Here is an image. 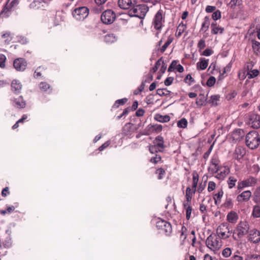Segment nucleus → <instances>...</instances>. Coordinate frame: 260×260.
<instances>
[{"instance_id":"1","label":"nucleus","mask_w":260,"mask_h":260,"mask_svg":"<svg viewBox=\"0 0 260 260\" xmlns=\"http://www.w3.org/2000/svg\"><path fill=\"white\" fill-rule=\"evenodd\" d=\"M245 143L251 149H256L260 144V135L255 131L249 132L246 136Z\"/></svg>"},{"instance_id":"2","label":"nucleus","mask_w":260,"mask_h":260,"mask_svg":"<svg viewBox=\"0 0 260 260\" xmlns=\"http://www.w3.org/2000/svg\"><path fill=\"white\" fill-rule=\"evenodd\" d=\"M165 22V12L161 9H159L154 15L152 22V26L158 30V34L162 27L164 26Z\"/></svg>"},{"instance_id":"3","label":"nucleus","mask_w":260,"mask_h":260,"mask_svg":"<svg viewBox=\"0 0 260 260\" xmlns=\"http://www.w3.org/2000/svg\"><path fill=\"white\" fill-rule=\"evenodd\" d=\"M249 230V225L247 221H240L234 230V235H233L234 239L237 240L242 238L248 233Z\"/></svg>"},{"instance_id":"4","label":"nucleus","mask_w":260,"mask_h":260,"mask_svg":"<svg viewBox=\"0 0 260 260\" xmlns=\"http://www.w3.org/2000/svg\"><path fill=\"white\" fill-rule=\"evenodd\" d=\"M148 11V7L145 5H134L129 10V13L132 16L143 19L147 12Z\"/></svg>"},{"instance_id":"5","label":"nucleus","mask_w":260,"mask_h":260,"mask_svg":"<svg viewBox=\"0 0 260 260\" xmlns=\"http://www.w3.org/2000/svg\"><path fill=\"white\" fill-rule=\"evenodd\" d=\"M232 228L226 222L220 224L216 229V233L219 238L226 239L230 237L232 234Z\"/></svg>"},{"instance_id":"6","label":"nucleus","mask_w":260,"mask_h":260,"mask_svg":"<svg viewBox=\"0 0 260 260\" xmlns=\"http://www.w3.org/2000/svg\"><path fill=\"white\" fill-rule=\"evenodd\" d=\"M206 244L207 246L211 250L216 251L221 247V243L215 236L210 235L206 239Z\"/></svg>"},{"instance_id":"7","label":"nucleus","mask_w":260,"mask_h":260,"mask_svg":"<svg viewBox=\"0 0 260 260\" xmlns=\"http://www.w3.org/2000/svg\"><path fill=\"white\" fill-rule=\"evenodd\" d=\"M116 18L115 13L111 10L105 11L101 16L102 21L107 24L112 23Z\"/></svg>"},{"instance_id":"8","label":"nucleus","mask_w":260,"mask_h":260,"mask_svg":"<svg viewBox=\"0 0 260 260\" xmlns=\"http://www.w3.org/2000/svg\"><path fill=\"white\" fill-rule=\"evenodd\" d=\"M73 15L77 20H84L88 15V9L85 7L78 8L74 11Z\"/></svg>"},{"instance_id":"9","label":"nucleus","mask_w":260,"mask_h":260,"mask_svg":"<svg viewBox=\"0 0 260 260\" xmlns=\"http://www.w3.org/2000/svg\"><path fill=\"white\" fill-rule=\"evenodd\" d=\"M156 226L158 229L161 230L167 236L170 235L172 233L171 224L165 220H158L156 222Z\"/></svg>"},{"instance_id":"10","label":"nucleus","mask_w":260,"mask_h":260,"mask_svg":"<svg viewBox=\"0 0 260 260\" xmlns=\"http://www.w3.org/2000/svg\"><path fill=\"white\" fill-rule=\"evenodd\" d=\"M257 179L253 177H250L246 179L239 182L238 185V189H241L246 187H252L257 183Z\"/></svg>"},{"instance_id":"11","label":"nucleus","mask_w":260,"mask_h":260,"mask_svg":"<svg viewBox=\"0 0 260 260\" xmlns=\"http://www.w3.org/2000/svg\"><path fill=\"white\" fill-rule=\"evenodd\" d=\"M249 123L252 128H259L260 127V114L255 113L250 114L249 118Z\"/></svg>"},{"instance_id":"12","label":"nucleus","mask_w":260,"mask_h":260,"mask_svg":"<svg viewBox=\"0 0 260 260\" xmlns=\"http://www.w3.org/2000/svg\"><path fill=\"white\" fill-rule=\"evenodd\" d=\"M13 66L17 71H23L26 69L27 62L22 58H18L14 60Z\"/></svg>"},{"instance_id":"13","label":"nucleus","mask_w":260,"mask_h":260,"mask_svg":"<svg viewBox=\"0 0 260 260\" xmlns=\"http://www.w3.org/2000/svg\"><path fill=\"white\" fill-rule=\"evenodd\" d=\"M248 240L253 243H257L260 241V232L256 229H252L249 231Z\"/></svg>"},{"instance_id":"14","label":"nucleus","mask_w":260,"mask_h":260,"mask_svg":"<svg viewBox=\"0 0 260 260\" xmlns=\"http://www.w3.org/2000/svg\"><path fill=\"white\" fill-rule=\"evenodd\" d=\"M136 4V0H118V6L122 9H128Z\"/></svg>"},{"instance_id":"15","label":"nucleus","mask_w":260,"mask_h":260,"mask_svg":"<svg viewBox=\"0 0 260 260\" xmlns=\"http://www.w3.org/2000/svg\"><path fill=\"white\" fill-rule=\"evenodd\" d=\"M246 154L245 149L242 146H238L236 148L234 155L235 158L238 160L241 159Z\"/></svg>"},{"instance_id":"16","label":"nucleus","mask_w":260,"mask_h":260,"mask_svg":"<svg viewBox=\"0 0 260 260\" xmlns=\"http://www.w3.org/2000/svg\"><path fill=\"white\" fill-rule=\"evenodd\" d=\"M251 194L250 190L244 191L237 196V201L239 202L248 201L251 197Z\"/></svg>"},{"instance_id":"17","label":"nucleus","mask_w":260,"mask_h":260,"mask_svg":"<svg viewBox=\"0 0 260 260\" xmlns=\"http://www.w3.org/2000/svg\"><path fill=\"white\" fill-rule=\"evenodd\" d=\"M25 105V102L22 96H19L14 100V106L17 108H23Z\"/></svg>"},{"instance_id":"18","label":"nucleus","mask_w":260,"mask_h":260,"mask_svg":"<svg viewBox=\"0 0 260 260\" xmlns=\"http://www.w3.org/2000/svg\"><path fill=\"white\" fill-rule=\"evenodd\" d=\"M11 88L13 91L19 93L22 88V85L18 80H14L11 83Z\"/></svg>"},{"instance_id":"19","label":"nucleus","mask_w":260,"mask_h":260,"mask_svg":"<svg viewBox=\"0 0 260 260\" xmlns=\"http://www.w3.org/2000/svg\"><path fill=\"white\" fill-rule=\"evenodd\" d=\"M226 218L229 222L235 223L238 219V215L236 212L231 211L228 214Z\"/></svg>"},{"instance_id":"20","label":"nucleus","mask_w":260,"mask_h":260,"mask_svg":"<svg viewBox=\"0 0 260 260\" xmlns=\"http://www.w3.org/2000/svg\"><path fill=\"white\" fill-rule=\"evenodd\" d=\"M133 124L131 123H127L125 124L122 129L123 133L124 135H130L133 133Z\"/></svg>"},{"instance_id":"21","label":"nucleus","mask_w":260,"mask_h":260,"mask_svg":"<svg viewBox=\"0 0 260 260\" xmlns=\"http://www.w3.org/2000/svg\"><path fill=\"white\" fill-rule=\"evenodd\" d=\"M154 119L160 122H167L170 121V117L169 115H161L159 114H157L155 115Z\"/></svg>"},{"instance_id":"22","label":"nucleus","mask_w":260,"mask_h":260,"mask_svg":"<svg viewBox=\"0 0 260 260\" xmlns=\"http://www.w3.org/2000/svg\"><path fill=\"white\" fill-rule=\"evenodd\" d=\"M252 197L253 200L255 203H260V186L255 189Z\"/></svg>"},{"instance_id":"23","label":"nucleus","mask_w":260,"mask_h":260,"mask_svg":"<svg viewBox=\"0 0 260 260\" xmlns=\"http://www.w3.org/2000/svg\"><path fill=\"white\" fill-rule=\"evenodd\" d=\"M219 160L217 157H213L211 161V164L213 166V168H211V169L214 172H217L219 170Z\"/></svg>"},{"instance_id":"24","label":"nucleus","mask_w":260,"mask_h":260,"mask_svg":"<svg viewBox=\"0 0 260 260\" xmlns=\"http://www.w3.org/2000/svg\"><path fill=\"white\" fill-rule=\"evenodd\" d=\"M208 64V60L205 58H201L200 61L197 63V69L200 70H205L207 68Z\"/></svg>"},{"instance_id":"25","label":"nucleus","mask_w":260,"mask_h":260,"mask_svg":"<svg viewBox=\"0 0 260 260\" xmlns=\"http://www.w3.org/2000/svg\"><path fill=\"white\" fill-rule=\"evenodd\" d=\"M210 25V19L208 16H206L204 18V22L202 24V27L200 29V31H203L204 32H206L209 28Z\"/></svg>"},{"instance_id":"26","label":"nucleus","mask_w":260,"mask_h":260,"mask_svg":"<svg viewBox=\"0 0 260 260\" xmlns=\"http://www.w3.org/2000/svg\"><path fill=\"white\" fill-rule=\"evenodd\" d=\"M220 96L219 95H213L210 96L208 103L212 106H216L218 105V102L219 101Z\"/></svg>"},{"instance_id":"27","label":"nucleus","mask_w":260,"mask_h":260,"mask_svg":"<svg viewBox=\"0 0 260 260\" xmlns=\"http://www.w3.org/2000/svg\"><path fill=\"white\" fill-rule=\"evenodd\" d=\"M149 129L152 132L159 133L162 131V126L160 124H153L148 125Z\"/></svg>"},{"instance_id":"28","label":"nucleus","mask_w":260,"mask_h":260,"mask_svg":"<svg viewBox=\"0 0 260 260\" xmlns=\"http://www.w3.org/2000/svg\"><path fill=\"white\" fill-rule=\"evenodd\" d=\"M173 40L174 38L173 37H169L165 44L160 48L158 49V50L161 53H164L168 48V46L173 42Z\"/></svg>"},{"instance_id":"29","label":"nucleus","mask_w":260,"mask_h":260,"mask_svg":"<svg viewBox=\"0 0 260 260\" xmlns=\"http://www.w3.org/2000/svg\"><path fill=\"white\" fill-rule=\"evenodd\" d=\"M199 180V176L197 174H193L192 177V189L193 190V193H194L196 190V188L198 185V182Z\"/></svg>"},{"instance_id":"30","label":"nucleus","mask_w":260,"mask_h":260,"mask_svg":"<svg viewBox=\"0 0 260 260\" xmlns=\"http://www.w3.org/2000/svg\"><path fill=\"white\" fill-rule=\"evenodd\" d=\"M252 215L254 218L260 217V205H255L253 206Z\"/></svg>"},{"instance_id":"31","label":"nucleus","mask_w":260,"mask_h":260,"mask_svg":"<svg viewBox=\"0 0 260 260\" xmlns=\"http://www.w3.org/2000/svg\"><path fill=\"white\" fill-rule=\"evenodd\" d=\"M186 27L185 25L183 24V23H180L177 28L176 33V36L178 37L181 36L182 33L184 31Z\"/></svg>"},{"instance_id":"32","label":"nucleus","mask_w":260,"mask_h":260,"mask_svg":"<svg viewBox=\"0 0 260 260\" xmlns=\"http://www.w3.org/2000/svg\"><path fill=\"white\" fill-rule=\"evenodd\" d=\"M223 194V191L222 189L218 191V193L215 194L213 197V199L215 201V204H217L218 201L220 202L221 199Z\"/></svg>"},{"instance_id":"33","label":"nucleus","mask_w":260,"mask_h":260,"mask_svg":"<svg viewBox=\"0 0 260 260\" xmlns=\"http://www.w3.org/2000/svg\"><path fill=\"white\" fill-rule=\"evenodd\" d=\"M170 91L167 88L158 89L156 91V93L161 96L168 95L170 94Z\"/></svg>"},{"instance_id":"34","label":"nucleus","mask_w":260,"mask_h":260,"mask_svg":"<svg viewBox=\"0 0 260 260\" xmlns=\"http://www.w3.org/2000/svg\"><path fill=\"white\" fill-rule=\"evenodd\" d=\"M224 28L221 26H217L211 28V34L213 35H217L218 34H222L223 32Z\"/></svg>"},{"instance_id":"35","label":"nucleus","mask_w":260,"mask_h":260,"mask_svg":"<svg viewBox=\"0 0 260 260\" xmlns=\"http://www.w3.org/2000/svg\"><path fill=\"white\" fill-rule=\"evenodd\" d=\"M188 122L185 118H183L177 122V126L180 128H186L187 126Z\"/></svg>"},{"instance_id":"36","label":"nucleus","mask_w":260,"mask_h":260,"mask_svg":"<svg viewBox=\"0 0 260 260\" xmlns=\"http://www.w3.org/2000/svg\"><path fill=\"white\" fill-rule=\"evenodd\" d=\"M183 206L184 207H187L186 210V218L187 220H189L190 218V215L192 211V208L190 205H188L187 203H185L183 204Z\"/></svg>"},{"instance_id":"37","label":"nucleus","mask_w":260,"mask_h":260,"mask_svg":"<svg viewBox=\"0 0 260 260\" xmlns=\"http://www.w3.org/2000/svg\"><path fill=\"white\" fill-rule=\"evenodd\" d=\"M252 48L255 52H260V43L256 41H252Z\"/></svg>"},{"instance_id":"38","label":"nucleus","mask_w":260,"mask_h":260,"mask_svg":"<svg viewBox=\"0 0 260 260\" xmlns=\"http://www.w3.org/2000/svg\"><path fill=\"white\" fill-rule=\"evenodd\" d=\"M104 40L106 42L110 43L115 41V37L113 34H108L105 36Z\"/></svg>"},{"instance_id":"39","label":"nucleus","mask_w":260,"mask_h":260,"mask_svg":"<svg viewBox=\"0 0 260 260\" xmlns=\"http://www.w3.org/2000/svg\"><path fill=\"white\" fill-rule=\"evenodd\" d=\"M245 260H260V255L257 254H247Z\"/></svg>"},{"instance_id":"40","label":"nucleus","mask_w":260,"mask_h":260,"mask_svg":"<svg viewBox=\"0 0 260 260\" xmlns=\"http://www.w3.org/2000/svg\"><path fill=\"white\" fill-rule=\"evenodd\" d=\"M237 179L233 177H230L228 180V185L230 188H233L235 185Z\"/></svg>"},{"instance_id":"41","label":"nucleus","mask_w":260,"mask_h":260,"mask_svg":"<svg viewBox=\"0 0 260 260\" xmlns=\"http://www.w3.org/2000/svg\"><path fill=\"white\" fill-rule=\"evenodd\" d=\"M127 101V99L126 98H123L120 100H117L114 106V107L117 108L119 107V105H124Z\"/></svg>"},{"instance_id":"42","label":"nucleus","mask_w":260,"mask_h":260,"mask_svg":"<svg viewBox=\"0 0 260 260\" xmlns=\"http://www.w3.org/2000/svg\"><path fill=\"white\" fill-rule=\"evenodd\" d=\"M40 89L46 91L48 89L50 88V85L46 82H42L39 85Z\"/></svg>"},{"instance_id":"43","label":"nucleus","mask_w":260,"mask_h":260,"mask_svg":"<svg viewBox=\"0 0 260 260\" xmlns=\"http://www.w3.org/2000/svg\"><path fill=\"white\" fill-rule=\"evenodd\" d=\"M6 60V57L4 54H0V67L4 68L5 67V62Z\"/></svg>"},{"instance_id":"44","label":"nucleus","mask_w":260,"mask_h":260,"mask_svg":"<svg viewBox=\"0 0 260 260\" xmlns=\"http://www.w3.org/2000/svg\"><path fill=\"white\" fill-rule=\"evenodd\" d=\"M215 81H216V79L213 76H211L207 80V85L208 86H212L213 85H214L215 83Z\"/></svg>"},{"instance_id":"45","label":"nucleus","mask_w":260,"mask_h":260,"mask_svg":"<svg viewBox=\"0 0 260 260\" xmlns=\"http://www.w3.org/2000/svg\"><path fill=\"white\" fill-rule=\"evenodd\" d=\"M259 72L257 70H253L251 71V73H248V78L251 79L256 77L258 75Z\"/></svg>"},{"instance_id":"46","label":"nucleus","mask_w":260,"mask_h":260,"mask_svg":"<svg viewBox=\"0 0 260 260\" xmlns=\"http://www.w3.org/2000/svg\"><path fill=\"white\" fill-rule=\"evenodd\" d=\"M221 18V12L219 10H217L212 14V18L214 20H217Z\"/></svg>"},{"instance_id":"47","label":"nucleus","mask_w":260,"mask_h":260,"mask_svg":"<svg viewBox=\"0 0 260 260\" xmlns=\"http://www.w3.org/2000/svg\"><path fill=\"white\" fill-rule=\"evenodd\" d=\"M178 61L177 60H173L171 64L170 65L169 68H168V72H171L173 71V70L175 69V68H177Z\"/></svg>"},{"instance_id":"48","label":"nucleus","mask_w":260,"mask_h":260,"mask_svg":"<svg viewBox=\"0 0 260 260\" xmlns=\"http://www.w3.org/2000/svg\"><path fill=\"white\" fill-rule=\"evenodd\" d=\"M162 61V58H159L155 63V64L154 67L152 68V71L155 73L158 70L159 66L161 65Z\"/></svg>"},{"instance_id":"49","label":"nucleus","mask_w":260,"mask_h":260,"mask_svg":"<svg viewBox=\"0 0 260 260\" xmlns=\"http://www.w3.org/2000/svg\"><path fill=\"white\" fill-rule=\"evenodd\" d=\"M216 187V184L213 181H209L208 185V190L209 192L213 191Z\"/></svg>"},{"instance_id":"50","label":"nucleus","mask_w":260,"mask_h":260,"mask_svg":"<svg viewBox=\"0 0 260 260\" xmlns=\"http://www.w3.org/2000/svg\"><path fill=\"white\" fill-rule=\"evenodd\" d=\"M231 249L230 248H226L222 251V255L225 257L230 256L231 255Z\"/></svg>"},{"instance_id":"51","label":"nucleus","mask_w":260,"mask_h":260,"mask_svg":"<svg viewBox=\"0 0 260 260\" xmlns=\"http://www.w3.org/2000/svg\"><path fill=\"white\" fill-rule=\"evenodd\" d=\"M156 173L158 174V179H161L163 175L165 174V171L163 169L159 168L157 170Z\"/></svg>"},{"instance_id":"52","label":"nucleus","mask_w":260,"mask_h":260,"mask_svg":"<svg viewBox=\"0 0 260 260\" xmlns=\"http://www.w3.org/2000/svg\"><path fill=\"white\" fill-rule=\"evenodd\" d=\"M232 206V200L231 198H226L224 203V206L226 208H230Z\"/></svg>"},{"instance_id":"53","label":"nucleus","mask_w":260,"mask_h":260,"mask_svg":"<svg viewBox=\"0 0 260 260\" xmlns=\"http://www.w3.org/2000/svg\"><path fill=\"white\" fill-rule=\"evenodd\" d=\"M205 46L206 44L205 40L203 39L200 40L198 44V47L199 48V49H203L205 47Z\"/></svg>"},{"instance_id":"54","label":"nucleus","mask_w":260,"mask_h":260,"mask_svg":"<svg viewBox=\"0 0 260 260\" xmlns=\"http://www.w3.org/2000/svg\"><path fill=\"white\" fill-rule=\"evenodd\" d=\"M160 160H161V157L159 155H156L155 156L151 158L150 162L154 163V164H156L158 162H159V161H160Z\"/></svg>"},{"instance_id":"55","label":"nucleus","mask_w":260,"mask_h":260,"mask_svg":"<svg viewBox=\"0 0 260 260\" xmlns=\"http://www.w3.org/2000/svg\"><path fill=\"white\" fill-rule=\"evenodd\" d=\"M156 140L158 141V142L157 144V146L160 148H164V141L162 138L161 137H157L156 138Z\"/></svg>"},{"instance_id":"56","label":"nucleus","mask_w":260,"mask_h":260,"mask_svg":"<svg viewBox=\"0 0 260 260\" xmlns=\"http://www.w3.org/2000/svg\"><path fill=\"white\" fill-rule=\"evenodd\" d=\"M174 80V78L169 77H168L165 81L164 83L166 86L170 85Z\"/></svg>"},{"instance_id":"57","label":"nucleus","mask_w":260,"mask_h":260,"mask_svg":"<svg viewBox=\"0 0 260 260\" xmlns=\"http://www.w3.org/2000/svg\"><path fill=\"white\" fill-rule=\"evenodd\" d=\"M237 95V92L235 91H233L231 93L228 94L226 95V99L228 100H231L235 98Z\"/></svg>"},{"instance_id":"58","label":"nucleus","mask_w":260,"mask_h":260,"mask_svg":"<svg viewBox=\"0 0 260 260\" xmlns=\"http://www.w3.org/2000/svg\"><path fill=\"white\" fill-rule=\"evenodd\" d=\"M216 7L215 6H207L206 8V11L207 13H211L215 11Z\"/></svg>"},{"instance_id":"59","label":"nucleus","mask_w":260,"mask_h":260,"mask_svg":"<svg viewBox=\"0 0 260 260\" xmlns=\"http://www.w3.org/2000/svg\"><path fill=\"white\" fill-rule=\"evenodd\" d=\"M212 52L213 51L212 50L210 49H206L203 51L202 55L204 56H208L210 55L212 53Z\"/></svg>"},{"instance_id":"60","label":"nucleus","mask_w":260,"mask_h":260,"mask_svg":"<svg viewBox=\"0 0 260 260\" xmlns=\"http://www.w3.org/2000/svg\"><path fill=\"white\" fill-rule=\"evenodd\" d=\"M229 260H243V259L241 255L234 254Z\"/></svg>"},{"instance_id":"61","label":"nucleus","mask_w":260,"mask_h":260,"mask_svg":"<svg viewBox=\"0 0 260 260\" xmlns=\"http://www.w3.org/2000/svg\"><path fill=\"white\" fill-rule=\"evenodd\" d=\"M212 148H213V145H211L210 148H209L208 150L204 154L203 157L204 158L206 159L208 157L210 153H211V152L212 150Z\"/></svg>"},{"instance_id":"62","label":"nucleus","mask_w":260,"mask_h":260,"mask_svg":"<svg viewBox=\"0 0 260 260\" xmlns=\"http://www.w3.org/2000/svg\"><path fill=\"white\" fill-rule=\"evenodd\" d=\"M145 113V111L143 109H139L137 110L136 113V115L138 117H140L143 116Z\"/></svg>"},{"instance_id":"63","label":"nucleus","mask_w":260,"mask_h":260,"mask_svg":"<svg viewBox=\"0 0 260 260\" xmlns=\"http://www.w3.org/2000/svg\"><path fill=\"white\" fill-rule=\"evenodd\" d=\"M109 144L110 142L109 141L106 142L99 148V150L100 151L103 150L105 148H107L109 145Z\"/></svg>"},{"instance_id":"64","label":"nucleus","mask_w":260,"mask_h":260,"mask_svg":"<svg viewBox=\"0 0 260 260\" xmlns=\"http://www.w3.org/2000/svg\"><path fill=\"white\" fill-rule=\"evenodd\" d=\"M157 147L156 145H152L150 146L149 147V151L150 153H154L156 152H157Z\"/></svg>"}]
</instances>
